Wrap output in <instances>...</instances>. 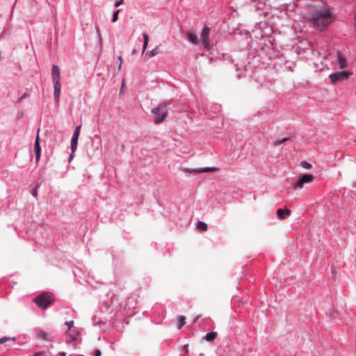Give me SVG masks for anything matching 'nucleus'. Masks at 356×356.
Wrapping results in <instances>:
<instances>
[{
  "mask_svg": "<svg viewBox=\"0 0 356 356\" xmlns=\"http://www.w3.org/2000/svg\"><path fill=\"white\" fill-rule=\"evenodd\" d=\"M159 52H160L159 51V48L157 46L154 49L151 50L150 51L147 52L146 54H145V58L147 59H149V58H150L157 55Z\"/></svg>",
  "mask_w": 356,
  "mask_h": 356,
  "instance_id": "nucleus-14",
  "label": "nucleus"
},
{
  "mask_svg": "<svg viewBox=\"0 0 356 356\" xmlns=\"http://www.w3.org/2000/svg\"><path fill=\"white\" fill-rule=\"evenodd\" d=\"M188 344H185L183 347L184 350L187 351L188 350Z\"/></svg>",
  "mask_w": 356,
  "mask_h": 356,
  "instance_id": "nucleus-31",
  "label": "nucleus"
},
{
  "mask_svg": "<svg viewBox=\"0 0 356 356\" xmlns=\"http://www.w3.org/2000/svg\"><path fill=\"white\" fill-rule=\"evenodd\" d=\"M119 13H120V10H116L113 13V17H112V22H115L118 21Z\"/></svg>",
  "mask_w": 356,
  "mask_h": 356,
  "instance_id": "nucleus-24",
  "label": "nucleus"
},
{
  "mask_svg": "<svg viewBox=\"0 0 356 356\" xmlns=\"http://www.w3.org/2000/svg\"><path fill=\"white\" fill-rule=\"evenodd\" d=\"M302 17L314 28L321 31L327 28L334 19L330 8L323 1H316L307 5Z\"/></svg>",
  "mask_w": 356,
  "mask_h": 356,
  "instance_id": "nucleus-1",
  "label": "nucleus"
},
{
  "mask_svg": "<svg viewBox=\"0 0 356 356\" xmlns=\"http://www.w3.org/2000/svg\"><path fill=\"white\" fill-rule=\"evenodd\" d=\"M277 217L280 220H284L290 216L291 211L288 209H279L277 211Z\"/></svg>",
  "mask_w": 356,
  "mask_h": 356,
  "instance_id": "nucleus-12",
  "label": "nucleus"
},
{
  "mask_svg": "<svg viewBox=\"0 0 356 356\" xmlns=\"http://www.w3.org/2000/svg\"><path fill=\"white\" fill-rule=\"evenodd\" d=\"M118 58L120 60V64L118 65V70H120L121 69V67H122V56H119Z\"/></svg>",
  "mask_w": 356,
  "mask_h": 356,
  "instance_id": "nucleus-29",
  "label": "nucleus"
},
{
  "mask_svg": "<svg viewBox=\"0 0 356 356\" xmlns=\"http://www.w3.org/2000/svg\"><path fill=\"white\" fill-rule=\"evenodd\" d=\"M300 165L305 169L309 170L312 168V164L308 163L307 161H302L300 163Z\"/></svg>",
  "mask_w": 356,
  "mask_h": 356,
  "instance_id": "nucleus-23",
  "label": "nucleus"
},
{
  "mask_svg": "<svg viewBox=\"0 0 356 356\" xmlns=\"http://www.w3.org/2000/svg\"><path fill=\"white\" fill-rule=\"evenodd\" d=\"M220 169L217 167H206V168H199L194 170L185 169V172H195L197 173H203L208 172H217Z\"/></svg>",
  "mask_w": 356,
  "mask_h": 356,
  "instance_id": "nucleus-9",
  "label": "nucleus"
},
{
  "mask_svg": "<svg viewBox=\"0 0 356 356\" xmlns=\"http://www.w3.org/2000/svg\"><path fill=\"white\" fill-rule=\"evenodd\" d=\"M313 178L314 176L312 174H304L298 178L294 187L296 188H302L305 184L312 182Z\"/></svg>",
  "mask_w": 356,
  "mask_h": 356,
  "instance_id": "nucleus-7",
  "label": "nucleus"
},
{
  "mask_svg": "<svg viewBox=\"0 0 356 356\" xmlns=\"http://www.w3.org/2000/svg\"><path fill=\"white\" fill-rule=\"evenodd\" d=\"M136 53V50L135 49H134L133 51H132V54H134Z\"/></svg>",
  "mask_w": 356,
  "mask_h": 356,
  "instance_id": "nucleus-33",
  "label": "nucleus"
},
{
  "mask_svg": "<svg viewBox=\"0 0 356 356\" xmlns=\"http://www.w3.org/2000/svg\"><path fill=\"white\" fill-rule=\"evenodd\" d=\"M74 153H72H72H71V154L70 155V157H69V161H70L73 159V157H74Z\"/></svg>",
  "mask_w": 356,
  "mask_h": 356,
  "instance_id": "nucleus-30",
  "label": "nucleus"
},
{
  "mask_svg": "<svg viewBox=\"0 0 356 356\" xmlns=\"http://www.w3.org/2000/svg\"><path fill=\"white\" fill-rule=\"evenodd\" d=\"M236 70H238V67L237 64L236 65Z\"/></svg>",
  "mask_w": 356,
  "mask_h": 356,
  "instance_id": "nucleus-34",
  "label": "nucleus"
},
{
  "mask_svg": "<svg viewBox=\"0 0 356 356\" xmlns=\"http://www.w3.org/2000/svg\"><path fill=\"white\" fill-rule=\"evenodd\" d=\"M210 32L211 29L207 26H204L201 33V40L202 44L204 47L207 50H210L212 48V46L209 42Z\"/></svg>",
  "mask_w": 356,
  "mask_h": 356,
  "instance_id": "nucleus-4",
  "label": "nucleus"
},
{
  "mask_svg": "<svg viewBox=\"0 0 356 356\" xmlns=\"http://www.w3.org/2000/svg\"><path fill=\"white\" fill-rule=\"evenodd\" d=\"M65 325H67V326L68 327V330H69L70 329H71V328L73 327V325H74V321H66V322L65 323Z\"/></svg>",
  "mask_w": 356,
  "mask_h": 356,
  "instance_id": "nucleus-25",
  "label": "nucleus"
},
{
  "mask_svg": "<svg viewBox=\"0 0 356 356\" xmlns=\"http://www.w3.org/2000/svg\"><path fill=\"white\" fill-rule=\"evenodd\" d=\"M34 151L35 154L36 162H38L41 155V147L40 145V137L38 134L36 136L35 143H34Z\"/></svg>",
  "mask_w": 356,
  "mask_h": 356,
  "instance_id": "nucleus-10",
  "label": "nucleus"
},
{
  "mask_svg": "<svg viewBox=\"0 0 356 356\" xmlns=\"http://www.w3.org/2000/svg\"><path fill=\"white\" fill-rule=\"evenodd\" d=\"M187 35L188 40H189L190 42L194 44H197L198 43V38L195 33H193V31H190L188 33Z\"/></svg>",
  "mask_w": 356,
  "mask_h": 356,
  "instance_id": "nucleus-13",
  "label": "nucleus"
},
{
  "mask_svg": "<svg viewBox=\"0 0 356 356\" xmlns=\"http://www.w3.org/2000/svg\"><path fill=\"white\" fill-rule=\"evenodd\" d=\"M196 225L198 229L201 231H206L207 229V225L202 221L197 222Z\"/></svg>",
  "mask_w": 356,
  "mask_h": 356,
  "instance_id": "nucleus-20",
  "label": "nucleus"
},
{
  "mask_svg": "<svg viewBox=\"0 0 356 356\" xmlns=\"http://www.w3.org/2000/svg\"><path fill=\"white\" fill-rule=\"evenodd\" d=\"M8 341H15V337H3L0 338V344H3Z\"/></svg>",
  "mask_w": 356,
  "mask_h": 356,
  "instance_id": "nucleus-21",
  "label": "nucleus"
},
{
  "mask_svg": "<svg viewBox=\"0 0 356 356\" xmlns=\"http://www.w3.org/2000/svg\"><path fill=\"white\" fill-rule=\"evenodd\" d=\"M172 104L171 100H165L159 104V106L163 110L167 111V107Z\"/></svg>",
  "mask_w": 356,
  "mask_h": 356,
  "instance_id": "nucleus-18",
  "label": "nucleus"
},
{
  "mask_svg": "<svg viewBox=\"0 0 356 356\" xmlns=\"http://www.w3.org/2000/svg\"><path fill=\"white\" fill-rule=\"evenodd\" d=\"M143 44L142 50H143V52H144L146 50L147 45H148L149 36L147 33H143Z\"/></svg>",
  "mask_w": 356,
  "mask_h": 356,
  "instance_id": "nucleus-16",
  "label": "nucleus"
},
{
  "mask_svg": "<svg viewBox=\"0 0 356 356\" xmlns=\"http://www.w3.org/2000/svg\"><path fill=\"white\" fill-rule=\"evenodd\" d=\"M337 64L339 68H344L346 65V58L340 53H337Z\"/></svg>",
  "mask_w": 356,
  "mask_h": 356,
  "instance_id": "nucleus-11",
  "label": "nucleus"
},
{
  "mask_svg": "<svg viewBox=\"0 0 356 356\" xmlns=\"http://www.w3.org/2000/svg\"><path fill=\"white\" fill-rule=\"evenodd\" d=\"M81 127V125L77 126L76 127V129L73 133L72 139H71L70 147H71V151L72 152V153H74L77 149L78 140H79V136L80 135Z\"/></svg>",
  "mask_w": 356,
  "mask_h": 356,
  "instance_id": "nucleus-8",
  "label": "nucleus"
},
{
  "mask_svg": "<svg viewBox=\"0 0 356 356\" xmlns=\"http://www.w3.org/2000/svg\"><path fill=\"white\" fill-rule=\"evenodd\" d=\"M101 355H102L101 350L99 349H96L95 351L94 356H101Z\"/></svg>",
  "mask_w": 356,
  "mask_h": 356,
  "instance_id": "nucleus-28",
  "label": "nucleus"
},
{
  "mask_svg": "<svg viewBox=\"0 0 356 356\" xmlns=\"http://www.w3.org/2000/svg\"><path fill=\"white\" fill-rule=\"evenodd\" d=\"M123 2V0H117L115 1V3H114V6L115 7H118L120 6Z\"/></svg>",
  "mask_w": 356,
  "mask_h": 356,
  "instance_id": "nucleus-26",
  "label": "nucleus"
},
{
  "mask_svg": "<svg viewBox=\"0 0 356 356\" xmlns=\"http://www.w3.org/2000/svg\"><path fill=\"white\" fill-rule=\"evenodd\" d=\"M54 297L51 293L44 292L41 295L33 299L34 302L42 309H47L49 305L54 301Z\"/></svg>",
  "mask_w": 356,
  "mask_h": 356,
  "instance_id": "nucleus-3",
  "label": "nucleus"
},
{
  "mask_svg": "<svg viewBox=\"0 0 356 356\" xmlns=\"http://www.w3.org/2000/svg\"><path fill=\"white\" fill-rule=\"evenodd\" d=\"M52 83L54 86V101L58 103L60 100L61 83H60V72L59 67L53 65L51 70Z\"/></svg>",
  "mask_w": 356,
  "mask_h": 356,
  "instance_id": "nucleus-2",
  "label": "nucleus"
},
{
  "mask_svg": "<svg viewBox=\"0 0 356 356\" xmlns=\"http://www.w3.org/2000/svg\"><path fill=\"white\" fill-rule=\"evenodd\" d=\"M350 73L348 71H339L330 74L329 77L332 83H335L338 81H343L348 78Z\"/></svg>",
  "mask_w": 356,
  "mask_h": 356,
  "instance_id": "nucleus-6",
  "label": "nucleus"
},
{
  "mask_svg": "<svg viewBox=\"0 0 356 356\" xmlns=\"http://www.w3.org/2000/svg\"><path fill=\"white\" fill-rule=\"evenodd\" d=\"M38 337L45 340L49 341V334L44 330H40L37 332Z\"/></svg>",
  "mask_w": 356,
  "mask_h": 356,
  "instance_id": "nucleus-17",
  "label": "nucleus"
},
{
  "mask_svg": "<svg viewBox=\"0 0 356 356\" xmlns=\"http://www.w3.org/2000/svg\"><path fill=\"white\" fill-rule=\"evenodd\" d=\"M152 114L156 115L157 117L154 119V123L158 124L161 123L167 117L168 111L163 110L159 106L157 107L154 108L152 110Z\"/></svg>",
  "mask_w": 356,
  "mask_h": 356,
  "instance_id": "nucleus-5",
  "label": "nucleus"
},
{
  "mask_svg": "<svg viewBox=\"0 0 356 356\" xmlns=\"http://www.w3.org/2000/svg\"><path fill=\"white\" fill-rule=\"evenodd\" d=\"M217 337V332H210L207 333L204 337V339L207 341H212Z\"/></svg>",
  "mask_w": 356,
  "mask_h": 356,
  "instance_id": "nucleus-15",
  "label": "nucleus"
},
{
  "mask_svg": "<svg viewBox=\"0 0 356 356\" xmlns=\"http://www.w3.org/2000/svg\"><path fill=\"white\" fill-rule=\"evenodd\" d=\"M31 195L36 197L38 196V188H34L31 191Z\"/></svg>",
  "mask_w": 356,
  "mask_h": 356,
  "instance_id": "nucleus-27",
  "label": "nucleus"
},
{
  "mask_svg": "<svg viewBox=\"0 0 356 356\" xmlns=\"http://www.w3.org/2000/svg\"><path fill=\"white\" fill-rule=\"evenodd\" d=\"M291 138V136L284 137V138H282V139H277L274 142V145L278 146V145L284 143V142L289 140Z\"/></svg>",
  "mask_w": 356,
  "mask_h": 356,
  "instance_id": "nucleus-19",
  "label": "nucleus"
},
{
  "mask_svg": "<svg viewBox=\"0 0 356 356\" xmlns=\"http://www.w3.org/2000/svg\"><path fill=\"white\" fill-rule=\"evenodd\" d=\"M355 95H356V91H355Z\"/></svg>",
  "mask_w": 356,
  "mask_h": 356,
  "instance_id": "nucleus-36",
  "label": "nucleus"
},
{
  "mask_svg": "<svg viewBox=\"0 0 356 356\" xmlns=\"http://www.w3.org/2000/svg\"><path fill=\"white\" fill-rule=\"evenodd\" d=\"M178 323H179L178 328L181 329L186 324L185 317L183 316H179V319H178Z\"/></svg>",
  "mask_w": 356,
  "mask_h": 356,
  "instance_id": "nucleus-22",
  "label": "nucleus"
},
{
  "mask_svg": "<svg viewBox=\"0 0 356 356\" xmlns=\"http://www.w3.org/2000/svg\"><path fill=\"white\" fill-rule=\"evenodd\" d=\"M197 317L195 318L194 322H195L197 320Z\"/></svg>",
  "mask_w": 356,
  "mask_h": 356,
  "instance_id": "nucleus-35",
  "label": "nucleus"
},
{
  "mask_svg": "<svg viewBox=\"0 0 356 356\" xmlns=\"http://www.w3.org/2000/svg\"><path fill=\"white\" fill-rule=\"evenodd\" d=\"M58 355L59 356H65L66 353L65 352H60V353H58Z\"/></svg>",
  "mask_w": 356,
  "mask_h": 356,
  "instance_id": "nucleus-32",
  "label": "nucleus"
}]
</instances>
